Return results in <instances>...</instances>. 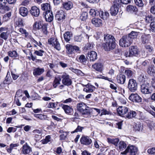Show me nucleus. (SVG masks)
I'll use <instances>...</instances> for the list:
<instances>
[{"instance_id":"1","label":"nucleus","mask_w":155,"mask_h":155,"mask_svg":"<svg viewBox=\"0 0 155 155\" xmlns=\"http://www.w3.org/2000/svg\"><path fill=\"white\" fill-rule=\"evenodd\" d=\"M115 39L112 35H104L102 47L106 51H110L115 48L116 44Z\"/></svg>"},{"instance_id":"2","label":"nucleus","mask_w":155,"mask_h":155,"mask_svg":"<svg viewBox=\"0 0 155 155\" xmlns=\"http://www.w3.org/2000/svg\"><path fill=\"white\" fill-rule=\"evenodd\" d=\"M41 9L45 11L44 13L47 21L51 22L53 19V16L51 11L50 5L48 3L43 4L41 5Z\"/></svg>"},{"instance_id":"3","label":"nucleus","mask_w":155,"mask_h":155,"mask_svg":"<svg viewBox=\"0 0 155 155\" xmlns=\"http://www.w3.org/2000/svg\"><path fill=\"white\" fill-rule=\"evenodd\" d=\"M78 110L81 112L84 117L89 116L91 113V108L88 107L84 103L81 102L77 105Z\"/></svg>"},{"instance_id":"4","label":"nucleus","mask_w":155,"mask_h":155,"mask_svg":"<svg viewBox=\"0 0 155 155\" xmlns=\"http://www.w3.org/2000/svg\"><path fill=\"white\" fill-rule=\"evenodd\" d=\"M132 43L131 39L127 35L123 36L119 41L120 46L122 47H128Z\"/></svg>"},{"instance_id":"5","label":"nucleus","mask_w":155,"mask_h":155,"mask_svg":"<svg viewBox=\"0 0 155 155\" xmlns=\"http://www.w3.org/2000/svg\"><path fill=\"white\" fill-rule=\"evenodd\" d=\"M139 51L136 46H131L129 49V52L126 51L124 53V55L126 57H130L133 56H137L139 55Z\"/></svg>"},{"instance_id":"6","label":"nucleus","mask_w":155,"mask_h":155,"mask_svg":"<svg viewBox=\"0 0 155 155\" xmlns=\"http://www.w3.org/2000/svg\"><path fill=\"white\" fill-rule=\"evenodd\" d=\"M138 150L137 147L133 145H129L127 146L125 151L121 152L122 154L126 155L128 153H130V155H136Z\"/></svg>"},{"instance_id":"7","label":"nucleus","mask_w":155,"mask_h":155,"mask_svg":"<svg viewBox=\"0 0 155 155\" xmlns=\"http://www.w3.org/2000/svg\"><path fill=\"white\" fill-rule=\"evenodd\" d=\"M61 78L62 79V83L64 85L69 86L71 84L72 81L71 78L68 74L63 73Z\"/></svg>"},{"instance_id":"8","label":"nucleus","mask_w":155,"mask_h":155,"mask_svg":"<svg viewBox=\"0 0 155 155\" xmlns=\"http://www.w3.org/2000/svg\"><path fill=\"white\" fill-rule=\"evenodd\" d=\"M48 42L57 50L60 51L61 50L60 44L56 38L53 37L50 38L48 39Z\"/></svg>"},{"instance_id":"9","label":"nucleus","mask_w":155,"mask_h":155,"mask_svg":"<svg viewBox=\"0 0 155 155\" xmlns=\"http://www.w3.org/2000/svg\"><path fill=\"white\" fill-rule=\"evenodd\" d=\"M150 86V84L149 83L142 84L141 87V91L142 93L144 94H151L152 91L149 89V87Z\"/></svg>"},{"instance_id":"10","label":"nucleus","mask_w":155,"mask_h":155,"mask_svg":"<svg viewBox=\"0 0 155 155\" xmlns=\"http://www.w3.org/2000/svg\"><path fill=\"white\" fill-rule=\"evenodd\" d=\"M128 87L129 89L131 92H134L136 90L137 85L136 81L133 79H130L128 84Z\"/></svg>"},{"instance_id":"11","label":"nucleus","mask_w":155,"mask_h":155,"mask_svg":"<svg viewBox=\"0 0 155 155\" xmlns=\"http://www.w3.org/2000/svg\"><path fill=\"white\" fill-rule=\"evenodd\" d=\"M8 29L6 27H1L0 28V37L5 40L8 38L9 35Z\"/></svg>"},{"instance_id":"12","label":"nucleus","mask_w":155,"mask_h":155,"mask_svg":"<svg viewBox=\"0 0 155 155\" xmlns=\"http://www.w3.org/2000/svg\"><path fill=\"white\" fill-rule=\"evenodd\" d=\"M66 48L68 54H72L75 52H77L79 51V48L76 46H73L69 44H67L66 46Z\"/></svg>"},{"instance_id":"13","label":"nucleus","mask_w":155,"mask_h":155,"mask_svg":"<svg viewBox=\"0 0 155 155\" xmlns=\"http://www.w3.org/2000/svg\"><path fill=\"white\" fill-rule=\"evenodd\" d=\"M81 143L83 145L88 146L92 143L91 139L88 136H82L80 139Z\"/></svg>"},{"instance_id":"14","label":"nucleus","mask_w":155,"mask_h":155,"mask_svg":"<svg viewBox=\"0 0 155 155\" xmlns=\"http://www.w3.org/2000/svg\"><path fill=\"white\" fill-rule=\"evenodd\" d=\"M134 28L137 29V30L135 31H132L127 35L131 39L132 41H133V39L136 38H137L138 34L140 33V31L142 30L141 29H139L137 27H136Z\"/></svg>"},{"instance_id":"15","label":"nucleus","mask_w":155,"mask_h":155,"mask_svg":"<svg viewBox=\"0 0 155 155\" xmlns=\"http://www.w3.org/2000/svg\"><path fill=\"white\" fill-rule=\"evenodd\" d=\"M120 5V4L117 3L114 4L111 7L110 11L111 15H115L117 14L118 12L119 7Z\"/></svg>"},{"instance_id":"16","label":"nucleus","mask_w":155,"mask_h":155,"mask_svg":"<svg viewBox=\"0 0 155 155\" xmlns=\"http://www.w3.org/2000/svg\"><path fill=\"white\" fill-rule=\"evenodd\" d=\"M65 15L64 12L63 10L58 11L55 15V18L59 22L62 21L65 18Z\"/></svg>"},{"instance_id":"17","label":"nucleus","mask_w":155,"mask_h":155,"mask_svg":"<svg viewBox=\"0 0 155 155\" xmlns=\"http://www.w3.org/2000/svg\"><path fill=\"white\" fill-rule=\"evenodd\" d=\"M30 12L31 15L34 17H38L40 14L39 9L36 6H32Z\"/></svg>"},{"instance_id":"18","label":"nucleus","mask_w":155,"mask_h":155,"mask_svg":"<svg viewBox=\"0 0 155 155\" xmlns=\"http://www.w3.org/2000/svg\"><path fill=\"white\" fill-rule=\"evenodd\" d=\"M22 151L24 154H28L32 151V149L28 144L26 143L24 144L22 147Z\"/></svg>"},{"instance_id":"19","label":"nucleus","mask_w":155,"mask_h":155,"mask_svg":"<svg viewBox=\"0 0 155 155\" xmlns=\"http://www.w3.org/2000/svg\"><path fill=\"white\" fill-rule=\"evenodd\" d=\"M128 108L125 107H119L117 109L118 114L120 116L125 114L128 111Z\"/></svg>"},{"instance_id":"20","label":"nucleus","mask_w":155,"mask_h":155,"mask_svg":"<svg viewBox=\"0 0 155 155\" xmlns=\"http://www.w3.org/2000/svg\"><path fill=\"white\" fill-rule=\"evenodd\" d=\"M16 0H0V9H4L5 5L8 2L9 4L14 3Z\"/></svg>"},{"instance_id":"21","label":"nucleus","mask_w":155,"mask_h":155,"mask_svg":"<svg viewBox=\"0 0 155 155\" xmlns=\"http://www.w3.org/2000/svg\"><path fill=\"white\" fill-rule=\"evenodd\" d=\"M92 24L96 27H100L102 26V21L100 19L94 18L91 21Z\"/></svg>"},{"instance_id":"22","label":"nucleus","mask_w":155,"mask_h":155,"mask_svg":"<svg viewBox=\"0 0 155 155\" xmlns=\"http://www.w3.org/2000/svg\"><path fill=\"white\" fill-rule=\"evenodd\" d=\"M84 86H85V87L84 88L83 90L87 92H92L95 88V87L90 84H87L84 85Z\"/></svg>"},{"instance_id":"23","label":"nucleus","mask_w":155,"mask_h":155,"mask_svg":"<svg viewBox=\"0 0 155 155\" xmlns=\"http://www.w3.org/2000/svg\"><path fill=\"white\" fill-rule=\"evenodd\" d=\"M88 55L91 61H94L97 59V54L94 51L88 52Z\"/></svg>"},{"instance_id":"24","label":"nucleus","mask_w":155,"mask_h":155,"mask_svg":"<svg viewBox=\"0 0 155 155\" xmlns=\"http://www.w3.org/2000/svg\"><path fill=\"white\" fill-rule=\"evenodd\" d=\"M45 71L44 68H35L33 71V74L34 76H39L42 74Z\"/></svg>"},{"instance_id":"25","label":"nucleus","mask_w":155,"mask_h":155,"mask_svg":"<svg viewBox=\"0 0 155 155\" xmlns=\"http://www.w3.org/2000/svg\"><path fill=\"white\" fill-rule=\"evenodd\" d=\"M19 146V144L18 143H12L10 145L9 147H6V150L8 153H11L12 150L16 149Z\"/></svg>"},{"instance_id":"26","label":"nucleus","mask_w":155,"mask_h":155,"mask_svg":"<svg viewBox=\"0 0 155 155\" xmlns=\"http://www.w3.org/2000/svg\"><path fill=\"white\" fill-rule=\"evenodd\" d=\"M117 81L118 83L124 84L126 80V77L125 75L120 74L117 76Z\"/></svg>"},{"instance_id":"27","label":"nucleus","mask_w":155,"mask_h":155,"mask_svg":"<svg viewBox=\"0 0 155 155\" xmlns=\"http://www.w3.org/2000/svg\"><path fill=\"white\" fill-rule=\"evenodd\" d=\"M43 22L41 21H36L33 25V28L34 30H39L41 29L43 25Z\"/></svg>"},{"instance_id":"28","label":"nucleus","mask_w":155,"mask_h":155,"mask_svg":"<svg viewBox=\"0 0 155 155\" xmlns=\"http://www.w3.org/2000/svg\"><path fill=\"white\" fill-rule=\"evenodd\" d=\"M64 8L67 10L71 9L73 7V4L71 1L65 2L63 4Z\"/></svg>"},{"instance_id":"29","label":"nucleus","mask_w":155,"mask_h":155,"mask_svg":"<svg viewBox=\"0 0 155 155\" xmlns=\"http://www.w3.org/2000/svg\"><path fill=\"white\" fill-rule=\"evenodd\" d=\"M103 66L101 63H97L92 65V67L96 71L101 72L102 71Z\"/></svg>"},{"instance_id":"30","label":"nucleus","mask_w":155,"mask_h":155,"mask_svg":"<svg viewBox=\"0 0 155 155\" xmlns=\"http://www.w3.org/2000/svg\"><path fill=\"white\" fill-rule=\"evenodd\" d=\"M28 11L27 8L25 7H21L19 9V13L22 16H26L28 14Z\"/></svg>"},{"instance_id":"31","label":"nucleus","mask_w":155,"mask_h":155,"mask_svg":"<svg viewBox=\"0 0 155 155\" xmlns=\"http://www.w3.org/2000/svg\"><path fill=\"white\" fill-rule=\"evenodd\" d=\"M98 13L99 14H98V16H99L101 18L104 19H106L109 16V13L107 12H104L103 11L99 10Z\"/></svg>"},{"instance_id":"32","label":"nucleus","mask_w":155,"mask_h":155,"mask_svg":"<svg viewBox=\"0 0 155 155\" xmlns=\"http://www.w3.org/2000/svg\"><path fill=\"white\" fill-rule=\"evenodd\" d=\"M61 78L59 76L56 77L54 80L53 85L54 88H56L58 85L60 84Z\"/></svg>"},{"instance_id":"33","label":"nucleus","mask_w":155,"mask_h":155,"mask_svg":"<svg viewBox=\"0 0 155 155\" xmlns=\"http://www.w3.org/2000/svg\"><path fill=\"white\" fill-rule=\"evenodd\" d=\"M108 142L110 143L113 144L115 146H117L119 140L118 138H108L107 139Z\"/></svg>"},{"instance_id":"34","label":"nucleus","mask_w":155,"mask_h":155,"mask_svg":"<svg viewBox=\"0 0 155 155\" xmlns=\"http://www.w3.org/2000/svg\"><path fill=\"white\" fill-rule=\"evenodd\" d=\"M126 10L127 12L132 13L137 12V9L135 6L128 5L126 8Z\"/></svg>"},{"instance_id":"35","label":"nucleus","mask_w":155,"mask_h":155,"mask_svg":"<svg viewBox=\"0 0 155 155\" xmlns=\"http://www.w3.org/2000/svg\"><path fill=\"white\" fill-rule=\"evenodd\" d=\"M76 60L79 62L84 64L86 63V59L84 54H81L79 56L77 57Z\"/></svg>"},{"instance_id":"36","label":"nucleus","mask_w":155,"mask_h":155,"mask_svg":"<svg viewBox=\"0 0 155 155\" xmlns=\"http://www.w3.org/2000/svg\"><path fill=\"white\" fill-rule=\"evenodd\" d=\"M72 37V34L70 32H66L64 34V39L66 42H68Z\"/></svg>"},{"instance_id":"37","label":"nucleus","mask_w":155,"mask_h":155,"mask_svg":"<svg viewBox=\"0 0 155 155\" xmlns=\"http://www.w3.org/2000/svg\"><path fill=\"white\" fill-rule=\"evenodd\" d=\"M12 82V78L10 75L9 72L7 73V76L5 78V80L3 81L4 84H9Z\"/></svg>"},{"instance_id":"38","label":"nucleus","mask_w":155,"mask_h":155,"mask_svg":"<svg viewBox=\"0 0 155 155\" xmlns=\"http://www.w3.org/2000/svg\"><path fill=\"white\" fill-rule=\"evenodd\" d=\"M8 54L10 57L14 59L19 57L18 53L15 50L9 51L8 52Z\"/></svg>"},{"instance_id":"39","label":"nucleus","mask_w":155,"mask_h":155,"mask_svg":"<svg viewBox=\"0 0 155 155\" xmlns=\"http://www.w3.org/2000/svg\"><path fill=\"white\" fill-rule=\"evenodd\" d=\"M30 39L31 42L34 45L35 47H37L38 46L40 48H42L43 46L42 44L39 41L38 42L36 41L33 38H31Z\"/></svg>"},{"instance_id":"40","label":"nucleus","mask_w":155,"mask_h":155,"mask_svg":"<svg viewBox=\"0 0 155 155\" xmlns=\"http://www.w3.org/2000/svg\"><path fill=\"white\" fill-rule=\"evenodd\" d=\"M62 108L66 114H69L72 112L73 110L72 108L67 105H64L62 107Z\"/></svg>"},{"instance_id":"41","label":"nucleus","mask_w":155,"mask_h":155,"mask_svg":"<svg viewBox=\"0 0 155 155\" xmlns=\"http://www.w3.org/2000/svg\"><path fill=\"white\" fill-rule=\"evenodd\" d=\"M118 146L119 150H123L126 148L127 145L125 142L121 141L118 144Z\"/></svg>"},{"instance_id":"42","label":"nucleus","mask_w":155,"mask_h":155,"mask_svg":"<svg viewBox=\"0 0 155 155\" xmlns=\"http://www.w3.org/2000/svg\"><path fill=\"white\" fill-rule=\"evenodd\" d=\"M99 10H97L95 9H91L89 12V14L90 15L93 16H98V14H99Z\"/></svg>"},{"instance_id":"43","label":"nucleus","mask_w":155,"mask_h":155,"mask_svg":"<svg viewBox=\"0 0 155 155\" xmlns=\"http://www.w3.org/2000/svg\"><path fill=\"white\" fill-rule=\"evenodd\" d=\"M60 133L62 134L60 135V139L61 140H64L67 136L68 134V132H64L62 130L60 131Z\"/></svg>"},{"instance_id":"44","label":"nucleus","mask_w":155,"mask_h":155,"mask_svg":"<svg viewBox=\"0 0 155 155\" xmlns=\"http://www.w3.org/2000/svg\"><path fill=\"white\" fill-rule=\"evenodd\" d=\"M70 69L73 72L81 76L84 75V73L80 70L77 69H74L73 68H71Z\"/></svg>"},{"instance_id":"45","label":"nucleus","mask_w":155,"mask_h":155,"mask_svg":"<svg viewBox=\"0 0 155 155\" xmlns=\"http://www.w3.org/2000/svg\"><path fill=\"white\" fill-rule=\"evenodd\" d=\"M70 69L73 72L81 76L84 75V73L80 70L77 69H74L73 68H71Z\"/></svg>"},{"instance_id":"46","label":"nucleus","mask_w":155,"mask_h":155,"mask_svg":"<svg viewBox=\"0 0 155 155\" xmlns=\"http://www.w3.org/2000/svg\"><path fill=\"white\" fill-rule=\"evenodd\" d=\"M15 25L18 27H21L23 26V21L21 18H19L15 23Z\"/></svg>"},{"instance_id":"47","label":"nucleus","mask_w":155,"mask_h":155,"mask_svg":"<svg viewBox=\"0 0 155 155\" xmlns=\"http://www.w3.org/2000/svg\"><path fill=\"white\" fill-rule=\"evenodd\" d=\"M129 99L133 102H141V97H128Z\"/></svg>"},{"instance_id":"48","label":"nucleus","mask_w":155,"mask_h":155,"mask_svg":"<svg viewBox=\"0 0 155 155\" xmlns=\"http://www.w3.org/2000/svg\"><path fill=\"white\" fill-rule=\"evenodd\" d=\"M41 28L42 31L43 33L45 35H47L48 33V31H47V25L46 24H44Z\"/></svg>"},{"instance_id":"49","label":"nucleus","mask_w":155,"mask_h":155,"mask_svg":"<svg viewBox=\"0 0 155 155\" xmlns=\"http://www.w3.org/2000/svg\"><path fill=\"white\" fill-rule=\"evenodd\" d=\"M136 116V113L134 111H130V112L128 113L127 117V118H130L132 117H134Z\"/></svg>"},{"instance_id":"50","label":"nucleus","mask_w":155,"mask_h":155,"mask_svg":"<svg viewBox=\"0 0 155 155\" xmlns=\"http://www.w3.org/2000/svg\"><path fill=\"white\" fill-rule=\"evenodd\" d=\"M87 13L86 12H83L80 16V19L83 21H85L87 18Z\"/></svg>"},{"instance_id":"51","label":"nucleus","mask_w":155,"mask_h":155,"mask_svg":"<svg viewBox=\"0 0 155 155\" xmlns=\"http://www.w3.org/2000/svg\"><path fill=\"white\" fill-rule=\"evenodd\" d=\"M136 5L139 7H142L143 6L142 0H134Z\"/></svg>"},{"instance_id":"52","label":"nucleus","mask_w":155,"mask_h":155,"mask_svg":"<svg viewBox=\"0 0 155 155\" xmlns=\"http://www.w3.org/2000/svg\"><path fill=\"white\" fill-rule=\"evenodd\" d=\"M141 41L143 44H148L149 42V38L147 36H142L141 37Z\"/></svg>"},{"instance_id":"53","label":"nucleus","mask_w":155,"mask_h":155,"mask_svg":"<svg viewBox=\"0 0 155 155\" xmlns=\"http://www.w3.org/2000/svg\"><path fill=\"white\" fill-rule=\"evenodd\" d=\"M83 39L84 38L82 35L75 36L74 38V40L75 41L78 42L81 41L83 40Z\"/></svg>"},{"instance_id":"54","label":"nucleus","mask_w":155,"mask_h":155,"mask_svg":"<svg viewBox=\"0 0 155 155\" xmlns=\"http://www.w3.org/2000/svg\"><path fill=\"white\" fill-rule=\"evenodd\" d=\"M84 128L83 127H81L80 126H78L76 129L74 131L71 132V134H73L74 133L81 132L82 131L83 129Z\"/></svg>"},{"instance_id":"55","label":"nucleus","mask_w":155,"mask_h":155,"mask_svg":"<svg viewBox=\"0 0 155 155\" xmlns=\"http://www.w3.org/2000/svg\"><path fill=\"white\" fill-rule=\"evenodd\" d=\"M124 73L127 75L128 78L131 77L133 75V72L130 70H126L125 71Z\"/></svg>"},{"instance_id":"56","label":"nucleus","mask_w":155,"mask_h":155,"mask_svg":"<svg viewBox=\"0 0 155 155\" xmlns=\"http://www.w3.org/2000/svg\"><path fill=\"white\" fill-rule=\"evenodd\" d=\"M34 116L35 117L41 120H45L46 117L45 115L41 114H35Z\"/></svg>"},{"instance_id":"57","label":"nucleus","mask_w":155,"mask_h":155,"mask_svg":"<svg viewBox=\"0 0 155 155\" xmlns=\"http://www.w3.org/2000/svg\"><path fill=\"white\" fill-rule=\"evenodd\" d=\"M51 137L49 135L46 136L45 139L42 140V143L43 144H46L50 141Z\"/></svg>"},{"instance_id":"58","label":"nucleus","mask_w":155,"mask_h":155,"mask_svg":"<svg viewBox=\"0 0 155 155\" xmlns=\"http://www.w3.org/2000/svg\"><path fill=\"white\" fill-rule=\"evenodd\" d=\"M19 31L22 34H24L25 37H27L28 35V33L26 31L22 28H20L19 29Z\"/></svg>"},{"instance_id":"59","label":"nucleus","mask_w":155,"mask_h":155,"mask_svg":"<svg viewBox=\"0 0 155 155\" xmlns=\"http://www.w3.org/2000/svg\"><path fill=\"white\" fill-rule=\"evenodd\" d=\"M44 51L42 50H39L38 51H35L34 52V54L38 56H42L43 55Z\"/></svg>"},{"instance_id":"60","label":"nucleus","mask_w":155,"mask_h":155,"mask_svg":"<svg viewBox=\"0 0 155 155\" xmlns=\"http://www.w3.org/2000/svg\"><path fill=\"white\" fill-rule=\"evenodd\" d=\"M33 133L35 135H37L38 137H41V131L39 130H35L33 131Z\"/></svg>"},{"instance_id":"61","label":"nucleus","mask_w":155,"mask_h":155,"mask_svg":"<svg viewBox=\"0 0 155 155\" xmlns=\"http://www.w3.org/2000/svg\"><path fill=\"white\" fill-rule=\"evenodd\" d=\"M150 30L153 32H155V21L152 22L150 25Z\"/></svg>"},{"instance_id":"62","label":"nucleus","mask_w":155,"mask_h":155,"mask_svg":"<svg viewBox=\"0 0 155 155\" xmlns=\"http://www.w3.org/2000/svg\"><path fill=\"white\" fill-rule=\"evenodd\" d=\"M93 47V45L92 44L87 43L84 47V49L86 50H90L92 49Z\"/></svg>"},{"instance_id":"63","label":"nucleus","mask_w":155,"mask_h":155,"mask_svg":"<svg viewBox=\"0 0 155 155\" xmlns=\"http://www.w3.org/2000/svg\"><path fill=\"white\" fill-rule=\"evenodd\" d=\"M145 78L143 74H140L138 78V80L140 82H144L145 81Z\"/></svg>"},{"instance_id":"64","label":"nucleus","mask_w":155,"mask_h":155,"mask_svg":"<svg viewBox=\"0 0 155 155\" xmlns=\"http://www.w3.org/2000/svg\"><path fill=\"white\" fill-rule=\"evenodd\" d=\"M11 14L10 12L5 14L3 17V19L5 21L8 20L9 18L11 16Z\"/></svg>"}]
</instances>
